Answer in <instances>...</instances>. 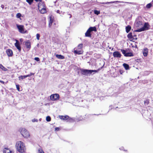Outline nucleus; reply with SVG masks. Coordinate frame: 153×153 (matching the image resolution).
Returning <instances> with one entry per match:
<instances>
[{"mask_svg":"<svg viewBox=\"0 0 153 153\" xmlns=\"http://www.w3.org/2000/svg\"><path fill=\"white\" fill-rule=\"evenodd\" d=\"M39 153H44L43 150L41 149H39L38 150Z\"/></svg>","mask_w":153,"mask_h":153,"instance_id":"nucleus-33","label":"nucleus"},{"mask_svg":"<svg viewBox=\"0 0 153 153\" xmlns=\"http://www.w3.org/2000/svg\"><path fill=\"white\" fill-rule=\"evenodd\" d=\"M123 149H124L123 147H121V148H120V150H123Z\"/></svg>","mask_w":153,"mask_h":153,"instance_id":"nucleus-46","label":"nucleus"},{"mask_svg":"<svg viewBox=\"0 0 153 153\" xmlns=\"http://www.w3.org/2000/svg\"><path fill=\"white\" fill-rule=\"evenodd\" d=\"M99 70V69L97 70H91V73L92 74L93 72L97 73Z\"/></svg>","mask_w":153,"mask_h":153,"instance_id":"nucleus-32","label":"nucleus"},{"mask_svg":"<svg viewBox=\"0 0 153 153\" xmlns=\"http://www.w3.org/2000/svg\"><path fill=\"white\" fill-rule=\"evenodd\" d=\"M88 63H90V62H88Z\"/></svg>","mask_w":153,"mask_h":153,"instance_id":"nucleus-53","label":"nucleus"},{"mask_svg":"<svg viewBox=\"0 0 153 153\" xmlns=\"http://www.w3.org/2000/svg\"><path fill=\"white\" fill-rule=\"evenodd\" d=\"M147 102V101H144V103L145 104H146Z\"/></svg>","mask_w":153,"mask_h":153,"instance_id":"nucleus-49","label":"nucleus"},{"mask_svg":"<svg viewBox=\"0 0 153 153\" xmlns=\"http://www.w3.org/2000/svg\"><path fill=\"white\" fill-rule=\"evenodd\" d=\"M123 66L126 70H127L129 69V65L128 64L124 63L123 64Z\"/></svg>","mask_w":153,"mask_h":153,"instance_id":"nucleus-22","label":"nucleus"},{"mask_svg":"<svg viewBox=\"0 0 153 153\" xmlns=\"http://www.w3.org/2000/svg\"><path fill=\"white\" fill-rule=\"evenodd\" d=\"M3 153H13V152L7 148H5L3 150Z\"/></svg>","mask_w":153,"mask_h":153,"instance_id":"nucleus-18","label":"nucleus"},{"mask_svg":"<svg viewBox=\"0 0 153 153\" xmlns=\"http://www.w3.org/2000/svg\"><path fill=\"white\" fill-rule=\"evenodd\" d=\"M26 76V75L24 76H20L19 77V80H21V79H23L27 77V76Z\"/></svg>","mask_w":153,"mask_h":153,"instance_id":"nucleus-26","label":"nucleus"},{"mask_svg":"<svg viewBox=\"0 0 153 153\" xmlns=\"http://www.w3.org/2000/svg\"><path fill=\"white\" fill-rule=\"evenodd\" d=\"M152 6V4L151 3H149L147 4L146 7L148 8H149Z\"/></svg>","mask_w":153,"mask_h":153,"instance_id":"nucleus-30","label":"nucleus"},{"mask_svg":"<svg viewBox=\"0 0 153 153\" xmlns=\"http://www.w3.org/2000/svg\"><path fill=\"white\" fill-rule=\"evenodd\" d=\"M41 120H42V119H41V118H40V119H39V120L40 121H41Z\"/></svg>","mask_w":153,"mask_h":153,"instance_id":"nucleus-50","label":"nucleus"},{"mask_svg":"<svg viewBox=\"0 0 153 153\" xmlns=\"http://www.w3.org/2000/svg\"><path fill=\"white\" fill-rule=\"evenodd\" d=\"M56 56L58 59H63L65 58L64 56L61 55L56 54Z\"/></svg>","mask_w":153,"mask_h":153,"instance_id":"nucleus-21","label":"nucleus"},{"mask_svg":"<svg viewBox=\"0 0 153 153\" xmlns=\"http://www.w3.org/2000/svg\"><path fill=\"white\" fill-rule=\"evenodd\" d=\"M96 31V28L95 27H90L88 29L85 33V36L86 37H91V32L93 31Z\"/></svg>","mask_w":153,"mask_h":153,"instance_id":"nucleus-3","label":"nucleus"},{"mask_svg":"<svg viewBox=\"0 0 153 153\" xmlns=\"http://www.w3.org/2000/svg\"><path fill=\"white\" fill-rule=\"evenodd\" d=\"M50 98L52 101L56 100L59 99V95L58 94H53L50 96Z\"/></svg>","mask_w":153,"mask_h":153,"instance_id":"nucleus-7","label":"nucleus"},{"mask_svg":"<svg viewBox=\"0 0 153 153\" xmlns=\"http://www.w3.org/2000/svg\"><path fill=\"white\" fill-rule=\"evenodd\" d=\"M127 37L129 39H132L133 38V36H132L131 32H130L127 35Z\"/></svg>","mask_w":153,"mask_h":153,"instance_id":"nucleus-23","label":"nucleus"},{"mask_svg":"<svg viewBox=\"0 0 153 153\" xmlns=\"http://www.w3.org/2000/svg\"><path fill=\"white\" fill-rule=\"evenodd\" d=\"M117 2H118V3H130L129 2H123V1H111V2H107L105 3V2H103L102 3V4H110V3H117Z\"/></svg>","mask_w":153,"mask_h":153,"instance_id":"nucleus-14","label":"nucleus"},{"mask_svg":"<svg viewBox=\"0 0 153 153\" xmlns=\"http://www.w3.org/2000/svg\"><path fill=\"white\" fill-rule=\"evenodd\" d=\"M94 13L97 15H98L100 13V11L97 10H94Z\"/></svg>","mask_w":153,"mask_h":153,"instance_id":"nucleus-29","label":"nucleus"},{"mask_svg":"<svg viewBox=\"0 0 153 153\" xmlns=\"http://www.w3.org/2000/svg\"><path fill=\"white\" fill-rule=\"evenodd\" d=\"M148 52V49L146 48H144L143 50V55L145 57L147 56Z\"/></svg>","mask_w":153,"mask_h":153,"instance_id":"nucleus-13","label":"nucleus"},{"mask_svg":"<svg viewBox=\"0 0 153 153\" xmlns=\"http://www.w3.org/2000/svg\"><path fill=\"white\" fill-rule=\"evenodd\" d=\"M56 12L57 13H60V10H57L56 11Z\"/></svg>","mask_w":153,"mask_h":153,"instance_id":"nucleus-45","label":"nucleus"},{"mask_svg":"<svg viewBox=\"0 0 153 153\" xmlns=\"http://www.w3.org/2000/svg\"><path fill=\"white\" fill-rule=\"evenodd\" d=\"M74 52L75 54L79 55L82 54L83 51L82 50H78L76 49L74 50Z\"/></svg>","mask_w":153,"mask_h":153,"instance_id":"nucleus-17","label":"nucleus"},{"mask_svg":"<svg viewBox=\"0 0 153 153\" xmlns=\"http://www.w3.org/2000/svg\"><path fill=\"white\" fill-rule=\"evenodd\" d=\"M119 72H120V74H123V71L122 70H120L119 71Z\"/></svg>","mask_w":153,"mask_h":153,"instance_id":"nucleus-41","label":"nucleus"},{"mask_svg":"<svg viewBox=\"0 0 153 153\" xmlns=\"http://www.w3.org/2000/svg\"><path fill=\"white\" fill-rule=\"evenodd\" d=\"M33 0H26V1L30 5L31 4Z\"/></svg>","mask_w":153,"mask_h":153,"instance_id":"nucleus-31","label":"nucleus"},{"mask_svg":"<svg viewBox=\"0 0 153 153\" xmlns=\"http://www.w3.org/2000/svg\"><path fill=\"white\" fill-rule=\"evenodd\" d=\"M43 7L42 8L41 10H40V12L42 14H44L46 13V10L45 8V4H43Z\"/></svg>","mask_w":153,"mask_h":153,"instance_id":"nucleus-16","label":"nucleus"},{"mask_svg":"<svg viewBox=\"0 0 153 153\" xmlns=\"http://www.w3.org/2000/svg\"><path fill=\"white\" fill-rule=\"evenodd\" d=\"M0 82H1L2 83H3V84H4V82L3 81L1 80H0Z\"/></svg>","mask_w":153,"mask_h":153,"instance_id":"nucleus-44","label":"nucleus"},{"mask_svg":"<svg viewBox=\"0 0 153 153\" xmlns=\"http://www.w3.org/2000/svg\"><path fill=\"white\" fill-rule=\"evenodd\" d=\"M0 68L1 69L3 70L6 71L7 69L6 68L3 66L1 64L0 65Z\"/></svg>","mask_w":153,"mask_h":153,"instance_id":"nucleus-25","label":"nucleus"},{"mask_svg":"<svg viewBox=\"0 0 153 153\" xmlns=\"http://www.w3.org/2000/svg\"><path fill=\"white\" fill-rule=\"evenodd\" d=\"M25 45L29 51L31 48L30 42L29 41H27L25 42Z\"/></svg>","mask_w":153,"mask_h":153,"instance_id":"nucleus-12","label":"nucleus"},{"mask_svg":"<svg viewBox=\"0 0 153 153\" xmlns=\"http://www.w3.org/2000/svg\"><path fill=\"white\" fill-rule=\"evenodd\" d=\"M16 26L19 31L20 33L22 34L27 33V30H25L24 26L23 25L16 24Z\"/></svg>","mask_w":153,"mask_h":153,"instance_id":"nucleus-4","label":"nucleus"},{"mask_svg":"<svg viewBox=\"0 0 153 153\" xmlns=\"http://www.w3.org/2000/svg\"><path fill=\"white\" fill-rule=\"evenodd\" d=\"M136 27H139L140 26L142 25V22L141 21H137L135 24Z\"/></svg>","mask_w":153,"mask_h":153,"instance_id":"nucleus-19","label":"nucleus"},{"mask_svg":"<svg viewBox=\"0 0 153 153\" xmlns=\"http://www.w3.org/2000/svg\"><path fill=\"white\" fill-rule=\"evenodd\" d=\"M16 146L17 150L18 152L21 153H23L25 152V147L24 144L22 142H17Z\"/></svg>","mask_w":153,"mask_h":153,"instance_id":"nucleus-1","label":"nucleus"},{"mask_svg":"<svg viewBox=\"0 0 153 153\" xmlns=\"http://www.w3.org/2000/svg\"><path fill=\"white\" fill-rule=\"evenodd\" d=\"M53 21V19L51 17H50V21L49 23V26L50 27L52 25Z\"/></svg>","mask_w":153,"mask_h":153,"instance_id":"nucleus-24","label":"nucleus"},{"mask_svg":"<svg viewBox=\"0 0 153 153\" xmlns=\"http://www.w3.org/2000/svg\"><path fill=\"white\" fill-rule=\"evenodd\" d=\"M32 121L33 122H37L38 121V120L37 119H34L32 120Z\"/></svg>","mask_w":153,"mask_h":153,"instance_id":"nucleus-39","label":"nucleus"},{"mask_svg":"<svg viewBox=\"0 0 153 153\" xmlns=\"http://www.w3.org/2000/svg\"><path fill=\"white\" fill-rule=\"evenodd\" d=\"M40 37V34L39 33H37L36 35V37L37 40H39V39Z\"/></svg>","mask_w":153,"mask_h":153,"instance_id":"nucleus-34","label":"nucleus"},{"mask_svg":"<svg viewBox=\"0 0 153 153\" xmlns=\"http://www.w3.org/2000/svg\"><path fill=\"white\" fill-rule=\"evenodd\" d=\"M56 1H54V3L55 4V3H56Z\"/></svg>","mask_w":153,"mask_h":153,"instance_id":"nucleus-52","label":"nucleus"},{"mask_svg":"<svg viewBox=\"0 0 153 153\" xmlns=\"http://www.w3.org/2000/svg\"><path fill=\"white\" fill-rule=\"evenodd\" d=\"M34 74V73H30V74H28V75H26V76H27V77H28V76H30L32 75H33Z\"/></svg>","mask_w":153,"mask_h":153,"instance_id":"nucleus-36","label":"nucleus"},{"mask_svg":"<svg viewBox=\"0 0 153 153\" xmlns=\"http://www.w3.org/2000/svg\"><path fill=\"white\" fill-rule=\"evenodd\" d=\"M16 88L17 89V90L18 91H19V89H20V88H19V85H16Z\"/></svg>","mask_w":153,"mask_h":153,"instance_id":"nucleus-37","label":"nucleus"},{"mask_svg":"<svg viewBox=\"0 0 153 153\" xmlns=\"http://www.w3.org/2000/svg\"><path fill=\"white\" fill-rule=\"evenodd\" d=\"M19 131L24 137L27 138L30 136L29 133L25 128H20Z\"/></svg>","mask_w":153,"mask_h":153,"instance_id":"nucleus-2","label":"nucleus"},{"mask_svg":"<svg viewBox=\"0 0 153 153\" xmlns=\"http://www.w3.org/2000/svg\"><path fill=\"white\" fill-rule=\"evenodd\" d=\"M16 42L15 43V45L18 50L20 52L21 50V48L19 42L17 40H16Z\"/></svg>","mask_w":153,"mask_h":153,"instance_id":"nucleus-10","label":"nucleus"},{"mask_svg":"<svg viewBox=\"0 0 153 153\" xmlns=\"http://www.w3.org/2000/svg\"><path fill=\"white\" fill-rule=\"evenodd\" d=\"M82 74L85 75H87L88 74H91V70L83 69L81 70Z\"/></svg>","mask_w":153,"mask_h":153,"instance_id":"nucleus-9","label":"nucleus"},{"mask_svg":"<svg viewBox=\"0 0 153 153\" xmlns=\"http://www.w3.org/2000/svg\"><path fill=\"white\" fill-rule=\"evenodd\" d=\"M59 128L58 127H56L55 129V131H58L59 130Z\"/></svg>","mask_w":153,"mask_h":153,"instance_id":"nucleus-42","label":"nucleus"},{"mask_svg":"<svg viewBox=\"0 0 153 153\" xmlns=\"http://www.w3.org/2000/svg\"><path fill=\"white\" fill-rule=\"evenodd\" d=\"M35 1H36L37 2H38L39 1H40L41 0H35Z\"/></svg>","mask_w":153,"mask_h":153,"instance_id":"nucleus-48","label":"nucleus"},{"mask_svg":"<svg viewBox=\"0 0 153 153\" xmlns=\"http://www.w3.org/2000/svg\"><path fill=\"white\" fill-rule=\"evenodd\" d=\"M61 13H62V14H63L64 12H62V11H61Z\"/></svg>","mask_w":153,"mask_h":153,"instance_id":"nucleus-51","label":"nucleus"},{"mask_svg":"<svg viewBox=\"0 0 153 153\" xmlns=\"http://www.w3.org/2000/svg\"><path fill=\"white\" fill-rule=\"evenodd\" d=\"M59 118L60 119L63 120H67V121L72 122L74 121V118H71L67 115L65 116H59Z\"/></svg>","mask_w":153,"mask_h":153,"instance_id":"nucleus-6","label":"nucleus"},{"mask_svg":"<svg viewBox=\"0 0 153 153\" xmlns=\"http://www.w3.org/2000/svg\"><path fill=\"white\" fill-rule=\"evenodd\" d=\"M1 7L3 9L4 7V5L2 4L1 5Z\"/></svg>","mask_w":153,"mask_h":153,"instance_id":"nucleus-43","label":"nucleus"},{"mask_svg":"<svg viewBox=\"0 0 153 153\" xmlns=\"http://www.w3.org/2000/svg\"><path fill=\"white\" fill-rule=\"evenodd\" d=\"M6 53L8 56H11L13 55V51L10 49H7L6 51Z\"/></svg>","mask_w":153,"mask_h":153,"instance_id":"nucleus-15","label":"nucleus"},{"mask_svg":"<svg viewBox=\"0 0 153 153\" xmlns=\"http://www.w3.org/2000/svg\"><path fill=\"white\" fill-rule=\"evenodd\" d=\"M149 29V25L148 23H145L143 26L140 29L136 30L135 31L136 32H140L145 30H148Z\"/></svg>","mask_w":153,"mask_h":153,"instance_id":"nucleus-5","label":"nucleus"},{"mask_svg":"<svg viewBox=\"0 0 153 153\" xmlns=\"http://www.w3.org/2000/svg\"><path fill=\"white\" fill-rule=\"evenodd\" d=\"M21 16V15L20 13H18L16 14V17L18 18H20Z\"/></svg>","mask_w":153,"mask_h":153,"instance_id":"nucleus-35","label":"nucleus"},{"mask_svg":"<svg viewBox=\"0 0 153 153\" xmlns=\"http://www.w3.org/2000/svg\"><path fill=\"white\" fill-rule=\"evenodd\" d=\"M46 120L47 122H50L51 121V118L50 116H47L46 117Z\"/></svg>","mask_w":153,"mask_h":153,"instance_id":"nucleus-28","label":"nucleus"},{"mask_svg":"<svg viewBox=\"0 0 153 153\" xmlns=\"http://www.w3.org/2000/svg\"><path fill=\"white\" fill-rule=\"evenodd\" d=\"M34 59L37 62L39 61L40 60V59L38 57H35Z\"/></svg>","mask_w":153,"mask_h":153,"instance_id":"nucleus-38","label":"nucleus"},{"mask_svg":"<svg viewBox=\"0 0 153 153\" xmlns=\"http://www.w3.org/2000/svg\"><path fill=\"white\" fill-rule=\"evenodd\" d=\"M131 29V26L129 25H128L126 27V32L127 33H128L130 31Z\"/></svg>","mask_w":153,"mask_h":153,"instance_id":"nucleus-20","label":"nucleus"},{"mask_svg":"<svg viewBox=\"0 0 153 153\" xmlns=\"http://www.w3.org/2000/svg\"><path fill=\"white\" fill-rule=\"evenodd\" d=\"M113 56L115 58H120L121 55L119 51H115L113 53Z\"/></svg>","mask_w":153,"mask_h":153,"instance_id":"nucleus-11","label":"nucleus"},{"mask_svg":"<svg viewBox=\"0 0 153 153\" xmlns=\"http://www.w3.org/2000/svg\"><path fill=\"white\" fill-rule=\"evenodd\" d=\"M152 2H153V0H152Z\"/></svg>","mask_w":153,"mask_h":153,"instance_id":"nucleus-54","label":"nucleus"},{"mask_svg":"<svg viewBox=\"0 0 153 153\" xmlns=\"http://www.w3.org/2000/svg\"><path fill=\"white\" fill-rule=\"evenodd\" d=\"M68 15L70 16L69 17V18H71V17L72 16H71V15L70 14H68Z\"/></svg>","mask_w":153,"mask_h":153,"instance_id":"nucleus-47","label":"nucleus"},{"mask_svg":"<svg viewBox=\"0 0 153 153\" xmlns=\"http://www.w3.org/2000/svg\"><path fill=\"white\" fill-rule=\"evenodd\" d=\"M83 44L82 43L79 44L77 46V48L78 49H80L82 48L83 47Z\"/></svg>","mask_w":153,"mask_h":153,"instance_id":"nucleus-27","label":"nucleus"},{"mask_svg":"<svg viewBox=\"0 0 153 153\" xmlns=\"http://www.w3.org/2000/svg\"><path fill=\"white\" fill-rule=\"evenodd\" d=\"M137 36L136 35H134L133 36V39H137Z\"/></svg>","mask_w":153,"mask_h":153,"instance_id":"nucleus-40","label":"nucleus"},{"mask_svg":"<svg viewBox=\"0 0 153 153\" xmlns=\"http://www.w3.org/2000/svg\"><path fill=\"white\" fill-rule=\"evenodd\" d=\"M121 51L125 56H133V54L131 52L126 53V51L124 49H121Z\"/></svg>","mask_w":153,"mask_h":153,"instance_id":"nucleus-8","label":"nucleus"}]
</instances>
